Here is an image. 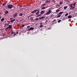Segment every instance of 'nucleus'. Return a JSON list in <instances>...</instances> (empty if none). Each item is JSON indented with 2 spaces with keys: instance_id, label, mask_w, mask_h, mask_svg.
I'll return each mask as SVG.
<instances>
[{
  "instance_id": "obj_1",
  "label": "nucleus",
  "mask_w": 77,
  "mask_h": 77,
  "mask_svg": "<svg viewBox=\"0 0 77 77\" xmlns=\"http://www.w3.org/2000/svg\"><path fill=\"white\" fill-rule=\"evenodd\" d=\"M7 7L9 9H11V8L14 7V6L11 5H7Z\"/></svg>"
},
{
  "instance_id": "obj_2",
  "label": "nucleus",
  "mask_w": 77,
  "mask_h": 77,
  "mask_svg": "<svg viewBox=\"0 0 77 77\" xmlns=\"http://www.w3.org/2000/svg\"><path fill=\"white\" fill-rule=\"evenodd\" d=\"M39 11V10H34L33 11H32L31 13V14H34V13H35L36 11Z\"/></svg>"
},
{
  "instance_id": "obj_3",
  "label": "nucleus",
  "mask_w": 77,
  "mask_h": 77,
  "mask_svg": "<svg viewBox=\"0 0 77 77\" xmlns=\"http://www.w3.org/2000/svg\"><path fill=\"white\" fill-rule=\"evenodd\" d=\"M45 16H42V17L39 18H38V19L40 20H42L44 19H45Z\"/></svg>"
},
{
  "instance_id": "obj_4",
  "label": "nucleus",
  "mask_w": 77,
  "mask_h": 77,
  "mask_svg": "<svg viewBox=\"0 0 77 77\" xmlns=\"http://www.w3.org/2000/svg\"><path fill=\"white\" fill-rule=\"evenodd\" d=\"M51 13V10H48V11L46 13V15H49Z\"/></svg>"
},
{
  "instance_id": "obj_5",
  "label": "nucleus",
  "mask_w": 77,
  "mask_h": 77,
  "mask_svg": "<svg viewBox=\"0 0 77 77\" xmlns=\"http://www.w3.org/2000/svg\"><path fill=\"white\" fill-rule=\"evenodd\" d=\"M34 29V28L33 27H31V28H29V29H28V31H29L30 30H33Z\"/></svg>"
},
{
  "instance_id": "obj_6",
  "label": "nucleus",
  "mask_w": 77,
  "mask_h": 77,
  "mask_svg": "<svg viewBox=\"0 0 77 77\" xmlns=\"http://www.w3.org/2000/svg\"><path fill=\"white\" fill-rule=\"evenodd\" d=\"M12 25H8V27L7 28H9V29H11L12 28Z\"/></svg>"
},
{
  "instance_id": "obj_7",
  "label": "nucleus",
  "mask_w": 77,
  "mask_h": 77,
  "mask_svg": "<svg viewBox=\"0 0 77 77\" xmlns=\"http://www.w3.org/2000/svg\"><path fill=\"white\" fill-rule=\"evenodd\" d=\"M11 34L12 35H13H13H14V37H15V36L16 35V33H15V32H11Z\"/></svg>"
},
{
  "instance_id": "obj_8",
  "label": "nucleus",
  "mask_w": 77,
  "mask_h": 77,
  "mask_svg": "<svg viewBox=\"0 0 77 77\" xmlns=\"http://www.w3.org/2000/svg\"><path fill=\"white\" fill-rule=\"evenodd\" d=\"M17 13H15L14 14H13V17H17Z\"/></svg>"
},
{
  "instance_id": "obj_9",
  "label": "nucleus",
  "mask_w": 77,
  "mask_h": 77,
  "mask_svg": "<svg viewBox=\"0 0 77 77\" xmlns=\"http://www.w3.org/2000/svg\"><path fill=\"white\" fill-rule=\"evenodd\" d=\"M46 5V4H42V6H41V8H42V7H44Z\"/></svg>"
},
{
  "instance_id": "obj_10",
  "label": "nucleus",
  "mask_w": 77,
  "mask_h": 77,
  "mask_svg": "<svg viewBox=\"0 0 77 77\" xmlns=\"http://www.w3.org/2000/svg\"><path fill=\"white\" fill-rule=\"evenodd\" d=\"M15 21V19H13V20H11L10 21V22H13Z\"/></svg>"
},
{
  "instance_id": "obj_11",
  "label": "nucleus",
  "mask_w": 77,
  "mask_h": 77,
  "mask_svg": "<svg viewBox=\"0 0 77 77\" xmlns=\"http://www.w3.org/2000/svg\"><path fill=\"white\" fill-rule=\"evenodd\" d=\"M63 11L59 13H58V15L61 14H63Z\"/></svg>"
},
{
  "instance_id": "obj_12",
  "label": "nucleus",
  "mask_w": 77,
  "mask_h": 77,
  "mask_svg": "<svg viewBox=\"0 0 77 77\" xmlns=\"http://www.w3.org/2000/svg\"><path fill=\"white\" fill-rule=\"evenodd\" d=\"M8 13V11H6L5 12V14H7Z\"/></svg>"
},
{
  "instance_id": "obj_13",
  "label": "nucleus",
  "mask_w": 77,
  "mask_h": 77,
  "mask_svg": "<svg viewBox=\"0 0 77 77\" xmlns=\"http://www.w3.org/2000/svg\"><path fill=\"white\" fill-rule=\"evenodd\" d=\"M45 13V11H41V12H40V14H44V13Z\"/></svg>"
},
{
  "instance_id": "obj_14",
  "label": "nucleus",
  "mask_w": 77,
  "mask_h": 77,
  "mask_svg": "<svg viewBox=\"0 0 77 77\" xmlns=\"http://www.w3.org/2000/svg\"><path fill=\"white\" fill-rule=\"evenodd\" d=\"M6 4H7V2H5L4 3H3V4H2V5L3 6H5V5H6Z\"/></svg>"
},
{
  "instance_id": "obj_15",
  "label": "nucleus",
  "mask_w": 77,
  "mask_h": 77,
  "mask_svg": "<svg viewBox=\"0 0 77 77\" xmlns=\"http://www.w3.org/2000/svg\"><path fill=\"white\" fill-rule=\"evenodd\" d=\"M39 14V11H38L36 12V15H38Z\"/></svg>"
},
{
  "instance_id": "obj_16",
  "label": "nucleus",
  "mask_w": 77,
  "mask_h": 77,
  "mask_svg": "<svg viewBox=\"0 0 77 77\" xmlns=\"http://www.w3.org/2000/svg\"><path fill=\"white\" fill-rule=\"evenodd\" d=\"M68 8V7L67 6H65L64 7V9H66Z\"/></svg>"
},
{
  "instance_id": "obj_17",
  "label": "nucleus",
  "mask_w": 77,
  "mask_h": 77,
  "mask_svg": "<svg viewBox=\"0 0 77 77\" xmlns=\"http://www.w3.org/2000/svg\"><path fill=\"white\" fill-rule=\"evenodd\" d=\"M50 1H49L48 0H46V1H45V2H46V3H49V2H50Z\"/></svg>"
},
{
  "instance_id": "obj_18",
  "label": "nucleus",
  "mask_w": 77,
  "mask_h": 77,
  "mask_svg": "<svg viewBox=\"0 0 77 77\" xmlns=\"http://www.w3.org/2000/svg\"><path fill=\"white\" fill-rule=\"evenodd\" d=\"M71 17H72V16L70 15H69L68 16V19L70 18H71Z\"/></svg>"
},
{
  "instance_id": "obj_19",
  "label": "nucleus",
  "mask_w": 77,
  "mask_h": 77,
  "mask_svg": "<svg viewBox=\"0 0 77 77\" xmlns=\"http://www.w3.org/2000/svg\"><path fill=\"white\" fill-rule=\"evenodd\" d=\"M23 14L22 13H20V14H19V16H23Z\"/></svg>"
},
{
  "instance_id": "obj_20",
  "label": "nucleus",
  "mask_w": 77,
  "mask_h": 77,
  "mask_svg": "<svg viewBox=\"0 0 77 77\" xmlns=\"http://www.w3.org/2000/svg\"><path fill=\"white\" fill-rule=\"evenodd\" d=\"M3 20H4V18H3L1 19V21H2V22H3Z\"/></svg>"
},
{
  "instance_id": "obj_21",
  "label": "nucleus",
  "mask_w": 77,
  "mask_h": 77,
  "mask_svg": "<svg viewBox=\"0 0 77 77\" xmlns=\"http://www.w3.org/2000/svg\"><path fill=\"white\" fill-rule=\"evenodd\" d=\"M42 10L45 9V7H42Z\"/></svg>"
},
{
  "instance_id": "obj_22",
  "label": "nucleus",
  "mask_w": 77,
  "mask_h": 77,
  "mask_svg": "<svg viewBox=\"0 0 77 77\" xmlns=\"http://www.w3.org/2000/svg\"><path fill=\"white\" fill-rule=\"evenodd\" d=\"M60 5H60H60L57 4V5H56V7H59V6H60Z\"/></svg>"
},
{
  "instance_id": "obj_23",
  "label": "nucleus",
  "mask_w": 77,
  "mask_h": 77,
  "mask_svg": "<svg viewBox=\"0 0 77 77\" xmlns=\"http://www.w3.org/2000/svg\"><path fill=\"white\" fill-rule=\"evenodd\" d=\"M62 4H63V2H60V5H62Z\"/></svg>"
},
{
  "instance_id": "obj_24",
  "label": "nucleus",
  "mask_w": 77,
  "mask_h": 77,
  "mask_svg": "<svg viewBox=\"0 0 77 77\" xmlns=\"http://www.w3.org/2000/svg\"><path fill=\"white\" fill-rule=\"evenodd\" d=\"M59 12V10L58 9H57V11H56V13H58Z\"/></svg>"
},
{
  "instance_id": "obj_25",
  "label": "nucleus",
  "mask_w": 77,
  "mask_h": 77,
  "mask_svg": "<svg viewBox=\"0 0 77 77\" xmlns=\"http://www.w3.org/2000/svg\"><path fill=\"white\" fill-rule=\"evenodd\" d=\"M42 27H43V25H40V27L42 28Z\"/></svg>"
},
{
  "instance_id": "obj_26",
  "label": "nucleus",
  "mask_w": 77,
  "mask_h": 77,
  "mask_svg": "<svg viewBox=\"0 0 77 77\" xmlns=\"http://www.w3.org/2000/svg\"><path fill=\"white\" fill-rule=\"evenodd\" d=\"M71 8L72 9H74L75 8V7H71Z\"/></svg>"
},
{
  "instance_id": "obj_27",
  "label": "nucleus",
  "mask_w": 77,
  "mask_h": 77,
  "mask_svg": "<svg viewBox=\"0 0 77 77\" xmlns=\"http://www.w3.org/2000/svg\"><path fill=\"white\" fill-rule=\"evenodd\" d=\"M68 15V13H66V14H65V16H67Z\"/></svg>"
},
{
  "instance_id": "obj_28",
  "label": "nucleus",
  "mask_w": 77,
  "mask_h": 77,
  "mask_svg": "<svg viewBox=\"0 0 77 77\" xmlns=\"http://www.w3.org/2000/svg\"><path fill=\"white\" fill-rule=\"evenodd\" d=\"M21 26L22 27H24L25 26V25L22 24L21 25Z\"/></svg>"
},
{
  "instance_id": "obj_29",
  "label": "nucleus",
  "mask_w": 77,
  "mask_h": 77,
  "mask_svg": "<svg viewBox=\"0 0 77 77\" xmlns=\"http://www.w3.org/2000/svg\"><path fill=\"white\" fill-rule=\"evenodd\" d=\"M8 29H9V28H6V29H5V31H7V30H8Z\"/></svg>"
},
{
  "instance_id": "obj_30",
  "label": "nucleus",
  "mask_w": 77,
  "mask_h": 77,
  "mask_svg": "<svg viewBox=\"0 0 77 77\" xmlns=\"http://www.w3.org/2000/svg\"><path fill=\"white\" fill-rule=\"evenodd\" d=\"M60 22H61V20H59L58 21V23H60Z\"/></svg>"
},
{
  "instance_id": "obj_31",
  "label": "nucleus",
  "mask_w": 77,
  "mask_h": 77,
  "mask_svg": "<svg viewBox=\"0 0 77 77\" xmlns=\"http://www.w3.org/2000/svg\"><path fill=\"white\" fill-rule=\"evenodd\" d=\"M41 16V15L40 14V15H37L36 17H40V16Z\"/></svg>"
},
{
  "instance_id": "obj_32",
  "label": "nucleus",
  "mask_w": 77,
  "mask_h": 77,
  "mask_svg": "<svg viewBox=\"0 0 77 77\" xmlns=\"http://www.w3.org/2000/svg\"><path fill=\"white\" fill-rule=\"evenodd\" d=\"M48 23V20H46V21L45 22V23L46 24H47V23Z\"/></svg>"
},
{
  "instance_id": "obj_33",
  "label": "nucleus",
  "mask_w": 77,
  "mask_h": 77,
  "mask_svg": "<svg viewBox=\"0 0 77 77\" xmlns=\"http://www.w3.org/2000/svg\"><path fill=\"white\" fill-rule=\"evenodd\" d=\"M6 35V33H5L3 34V36H5Z\"/></svg>"
},
{
  "instance_id": "obj_34",
  "label": "nucleus",
  "mask_w": 77,
  "mask_h": 77,
  "mask_svg": "<svg viewBox=\"0 0 77 77\" xmlns=\"http://www.w3.org/2000/svg\"><path fill=\"white\" fill-rule=\"evenodd\" d=\"M49 9L52 10V9H53V8H49Z\"/></svg>"
},
{
  "instance_id": "obj_35",
  "label": "nucleus",
  "mask_w": 77,
  "mask_h": 77,
  "mask_svg": "<svg viewBox=\"0 0 77 77\" xmlns=\"http://www.w3.org/2000/svg\"><path fill=\"white\" fill-rule=\"evenodd\" d=\"M61 17V15H58V17L59 18L60 17Z\"/></svg>"
},
{
  "instance_id": "obj_36",
  "label": "nucleus",
  "mask_w": 77,
  "mask_h": 77,
  "mask_svg": "<svg viewBox=\"0 0 77 77\" xmlns=\"http://www.w3.org/2000/svg\"><path fill=\"white\" fill-rule=\"evenodd\" d=\"M76 4V3H74V4H73V6H75Z\"/></svg>"
},
{
  "instance_id": "obj_37",
  "label": "nucleus",
  "mask_w": 77,
  "mask_h": 77,
  "mask_svg": "<svg viewBox=\"0 0 77 77\" xmlns=\"http://www.w3.org/2000/svg\"><path fill=\"white\" fill-rule=\"evenodd\" d=\"M39 20V19L38 18H36L35 19V20Z\"/></svg>"
},
{
  "instance_id": "obj_38",
  "label": "nucleus",
  "mask_w": 77,
  "mask_h": 77,
  "mask_svg": "<svg viewBox=\"0 0 77 77\" xmlns=\"http://www.w3.org/2000/svg\"><path fill=\"white\" fill-rule=\"evenodd\" d=\"M30 27V26H28L27 27V28H29Z\"/></svg>"
},
{
  "instance_id": "obj_39",
  "label": "nucleus",
  "mask_w": 77,
  "mask_h": 77,
  "mask_svg": "<svg viewBox=\"0 0 77 77\" xmlns=\"http://www.w3.org/2000/svg\"><path fill=\"white\" fill-rule=\"evenodd\" d=\"M5 36H6V37L9 36V35H6Z\"/></svg>"
},
{
  "instance_id": "obj_40",
  "label": "nucleus",
  "mask_w": 77,
  "mask_h": 77,
  "mask_svg": "<svg viewBox=\"0 0 77 77\" xmlns=\"http://www.w3.org/2000/svg\"><path fill=\"white\" fill-rule=\"evenodd\" d=\"M52 2H55L56 1H55V0H52Z\"/></svg>"
},
{
  "instance_id": "obj_41",
  "label": "nucleus",
  "mask_w": 77,
  "mask_h": 77,
  "mask_svg": "<svg viewBox=\"0 0 77 77\" xmlns=\"http://www.w3.org/2000/svg\"><path fill=\"white\" fill-rule=\"evenodd\" d=\"M17 26H20V24H17Z\"/></svg>"
},
{
  "instance_id": "obj_42",
  "label": "nucleus",
  "mask_w": 77,
  "mask_h": 77,
  "mask_svg": "<svg viewBox=\"0 0 77 77\" xmlns=\"http://www.w3.org/2000/svg\"><path fill=\"white\" fill-rule=\"evenodd\" d=\"M16 33V34H18V32H16V33Z\"/></svg>"
},
{
  "instance_id": "obj_43",
  "label": "nucleus",
  "mask_w": 77,
  "mask_h": 77,
  "mask_svg": "<svg viewBox=\"0 0 77 77\" xmlns=\"http://www.w3.org/2000/svg\"><path fill=\"white\" fill-rule=\"evenodd\" d=\"M42 22H41V23H40V24H42Z\"/></svg>"
},
{
  "instance_id": "obj_44",
  "label": "nucleus",
  "mask_w": 77,
  "mask_h": 77,
  "mask_svg": "<svg viewBox=\"0 0 77 77\" xmlns=\"http://www.w3.org/2000/svg\"><path fill=\"white\" fill-rule=\"evenodd\" d=\"M12 18H10V20H12Z\"/></svg>"
},
{
  "instance_id": "obj_45",
  "label": "nucleus",
  "mask_w": 77,
  "mask_h": 77,
  "mask_svg": "<svg viewBox=\"0 0 77 77\" xmlns=\"http://www.w3.org/2000/svg\"><path fill=\"white\" fill-rule=\"evenodd\" d=\"M8 23H10V22L9 21H8Z\"/></svg>"
},
{
  "instance_id": "obj_46",
  "label": "nucleus",
  "mask_w": 77,
  "mask_h": 77,
  "mask_svg": "<svg viewBox=\"0 0 77 77\" xmlns=\"http://www.w3.org/2000/svg\"><path fill=\"white\" fill-rule=\"evenodd\" d=\"M1 18H2V17L0 16V19H1Z\"/></svg>"
},
{
  "instance_id": "obj_47",
  "label": "nucleus",
  "mask_w": 77,
  "mask_h": 77,
  "mask_svg": "<svg viewBox=\"0 0 77 77\" xmlns=\"http://www.w3.org/2000/svg\"><path fill=\"white\" fill-rule=\"evenodd\" d=\"M64 1H67L68 0H64Z\"/></svg>"
},
{
  "instance_id": "obj_48",
  "label": "nucleus",
  "mask_w": 77,
  "mask_h": 77,
  "mask_svg": "<svg viewBox=\"0 0 77 77\" xmlns=\"http://www.w3.org/2000/svg\"><path fill=\"white\" fill-rule=\"evenodd\" d=\"M54 2V3H55V2Z\"/></svg>"
},
{
  "instance_id": "obj_49",
  "label": "nucleus",
  "mask_w": 77,
  "mask_h": 77,
  "mask_svg": "<svg viewBox=\"0 0 77 77\" xmlns=\"http://www.w3.org/2000/svg\"><path fill=\"white\" fill-rule=\"evenodd\" d=\"M30 17V16H28V17Z\"/></svg>"
},
{
  "instance_id": "obj_50",
  "label": "nucleus",
  "mask_w": 77,
  "mask_h": 77,
  "mask_svg": "<svg viewBox=\"0 0 77 77\" xmlns=\"http://www.w3.org/2000/svg\"><path fill=\"white\" fill-rule=\"evenodd\" d=\"M28 19H29V17H28Z\"/></svg>"
},
{
  "instance_id": "obj_51",
  "label": "nucleus",
  "mask_w": 77,
  "mask_h": 77,
  "mask_svg": "<svg viewBox=\"0 0 77 77\" xmlns=\"http://www.w3.org/2000/svg\"><path fill=\"white\" fill-rule=\"evenodd\" d=\"M45 0H43V1H45Z\"/></svg>"
},
{
  "instance_id": "obj_52",
  "label": "nucleus",
  "mask_w": 77,
  "mask_h": 77,
  "mask_svg": "<svg viewBox=\"0 0 77 77\" xmlns=\"http://www.w3.org/2000/svg\"><path fill=\"white\" fill-rule=\"evenodd\" d=\"M9 24H8V25H9Z\"/></svg>"
}]
</instances>
